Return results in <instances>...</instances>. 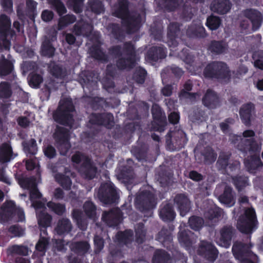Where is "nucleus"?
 <instances>
[{
    "instance_id": "7c9ffc66",
    "label": "nucleus",
    "mask_w": 263,
    "mask_h": 263,
    "mask_svg": "<svg viewBox=\"0 0 263 263\" xmlns=\"http://www.w3.org/2000/svg\"><path fill=\"white\" fill-rule=\"evenodd\" d=\"M189 223L190 227L195 230H199L203 224V220L200 217H192L190 218Z\"/></svg>"
},
{
    "instance_id": "6ab92c4d",
    "label": "nucleus",
    "mask_w": 263,
    "mask_h": 263,
    "mask_svg": "<svg viewBox=\"0 0 263 263\" xmlns=\"http://www.w3.org/2000/svg\"><path fill=\"white\" fill-rule=\"evenodd\" d=\"M218 103V98L214 92L208 90L203 98V103L208 107H215Z\"/></svg>"
},
{
    "instance_id": "dca6fc26",
    "label": "nucleus",
    "mask_w": 263,
    "mask_h": 263,
    "mask_svg": "<svg viewBox=\"0 0 263 263\" xmlns=\"http://www.w3.org/2000/svg\"><path fill=\"white\" fill-rule=\"evenodd\" d=\"M245 15L251 22L253 29L256 30L258 29L262 20L260 13L255 10H247L245 12Z\"/></svg>"
},
{
    "instance_id": "603ef678",
    "label": "nucleus",
    "mask_w": 263,
    "mask_h": 263,
    "mask_svg": "<svg viewBox=\"0 0 263 263\" xmlns=\"http://www.w3.org/2000/svg\"><path fill=\"white\" fill-rule=\"evenodd\" d=\"M1 3L6 11L11 12L12 8V2L11 0H1Z\"/></svg>"
},
{
    "instance_id": "a19ab883",
    "label": "nucleus",
    "mask_w": 263,
    "mask_h": 263,
    "mask_svg": "<svg viewBox=\"0 0 263 263\" xmlns=\"http://www.w3.org/2000/svg\"><path fill=\"white\" fill-rule=\"evenodd\" d=\"M83 0H69L68 4L71 6L76 13L82 11Z\"/></svg>"
},
{
    "instance_id": "f8f14e48",
    "label": "nucleus",
    "mask_w": 263,
    "mask_h": 263,
    "mask_svg": "<svg viewBox=\"0 0 263 263\" xmlns=\"http://www.w3.org/2000/svg\"><path fill=\"white\" fill-rule=\"evenodd\" d=\"M199 252L212 261L215 259L218 254L216 248L211 243L205 241L201 242Z\"/></svg>"
},
{
    "instance_id": "f704fd0d",
    "label": "nucleus",
    "mask_w": 263,
    "mask_h": 263,
    "mask_svg": "<svg viewBox=\"0 0 263 263\" xmlns=\"http://www.w3.org/2000/svg\"><path fill=\"white\" fill-rule=\"evenodd\" d=\"M83 208L86 214L90 218H93L96 211L92 203L90 201L86 202Z\"/></svg>"
},
{
    "instance_id": "6e6552de",
    "label": "nucleus",
    "mask_w": 263,
    "mask_h": 263,
    "mask_svg": "<svg viewBox=\"0 0 263 263\" xmlns=\"http://www.w3.org/2000/svg\"><path fill=\"white\" fill-rule=\"evenodd\" d=\"M72 161L74 163L82 165L80 171L84 173L87 177L92 178L95 176L97 172L96 168L87 157L78 153L72 156Z\"/></svg>"
},
{
    "instance_id": "c9c22d12",
    "label": "nucleus",
    "mask_w": 263,
    "mask_h": 263,
    "mask_svg": "<svg viewBox=\"0 0 263 263\" xmlns=\"http://www.w3.org/2000/svg\"><path fill=\"white\" fill-rule=\"evenodd\" d=\"M105 186H106L105 193L111 196V200L116 199L117 197L118 193L115 187L110 183H107L106 185L101 186V190L103 191Z\"/></svg>"
},
{
    "instance_id": "e433bc0d",
    "label": "nucleus",
    "mask_w": 263,
    "mask_h": 263,
    "mask_svg": "<svg viewBox=\"0 0 263 263\" xmlns=\"http://www.w3.org/2000/svg\"><path fill=\"white\" fill-rule=\"evenodd\" d=\"M253 58L254 60V65L255 67L260 69H263V52L254 53Z\"/></svg>"
},
{
    "instance_id": "f3484780",
    "label": "nucleus",
    "mask_w": 263,
    "mask_h": 263,
    "mask_svg": "<svg viewBox=\"0 0 263 263\" xmlns=\"http://www.w3.org/2000/svg\"><path fill=\"white\" fill-rule=\"evenodd\" d=\"M126 52L130 54V58L126 60L120 58L117 62V66L120 68H125L126 67H130L134 65V61L132 59L134 52V47L131 44H127L125 47Z\"/></svg>"
},
{
    "instance_id": "cd10ccee",
    "label": "nucleus",
    "mask_w": 263,
    "mask_h": 263,
    "mask_svg": "<svg viewBox=\"0 0 263 263\" xmlns=\"http://www.w3.org/2000/svg\"><path fill=\"white\" fill-rule=\"evenodd\" d=\"M71 249L79 253L86 252L89 249V245L86 242L71 243L70 245Z\"/></svg>"
},
{
    "instance_id": "0e129e2a",
    "label": "nucleus",
    "mask_w": 263,
    "mask_h": 263,
    "mask_svg": "<svg viewBox=\"0 0 263 263\" xmlns=\"http://www.w3.org/2000/svg\"><path fill=\"white\" fill-rule=\"evenodd\" d=\"M190 177L191 179L195 181H199L202 179L201 175L195 171H192L190 173Z\"/></svg>"
},
{
    "instance_id": "4468645a",
    "label": "nucleus",
    "mask_w": 263,
    "mask_h": 263,
    "mask_svg": "<svg viewBox=\"0 0 263 263\" xmlns=\"http://www.w3.org/2000/svg\"><path fill=\"white\" fill-rule=\"evenodd\" d=\"M213 11L220 14L226 13L230 9V4L229 0H214L211 6Z\"/></svg>"
},
{
    "instance_id": "2eb2a0df",
    "label": "nucleus",
    "mask_w": 263,
    "mask_h": 263,
    "mask_svg": "<svg viewBox=\"0 0 263 263\" xmlns=\"http://www.w3.org/2000/svg\"><path fill=\"white\" fill-rule=\"evenodd\" d=\"M121 212L119 209H115L108 213H105L103 219L110 226L117 224L121 219Z\"/></svg>"
},
{
    "instance_id": "58836bf2",
    "label": "nucleus",
    "mask_w": 263,
    "mask_h": 263,
    "mask_svg": "<svg viewBox=\"0 0 263 263\" xmlns=\"http://www.w3.org/2000/svg\"><path fill=\"white\" fill-rule=\"evenodd\" d=\"M176 28V24H172L169 26V33H168V36L170 39V40L168 41V45L171 47H175L177 46V43L176 41L173 40L172 39V37L174 34H176L177 30H174L175 28Z\"/></svg>"
},
{
    "instance_id": "e2e57ef3",
    "label": "nucleus",
    "mask_w": 263,
    "mask_h": 263,
    "mask_svg": "<svg viewBox=\"0 0 263 263\" xmlns=\"http://www.w3.org/2000/svg\"><path fill=\"white\" fill-rule=\"evenodd\" d=\"M204 158L206 162H211L215 161L216 156L213 151H211L209 155L204 156Z\"/></svg>"
},
{
    "instance_id": "052dcab7",
    "label": "nucleus",
    "mask_w": 263,
    "mask_h": 263,
    "mask_svg": "<svg viewBox=\"0 0 263 263\" xmlns=\"http://www.w3.org/2000/svg\"><path fill=\"white\" fill-rule=\"evenodd\" d=\"M17 122L18 124L23 127H26L29 124V121L28 120V119L26 117H20L18 120Z\"/></svg>"
},
{
    "instance_id": "423d86ee",
    "label": "nucleus",
    "mask_w": 263,
    "mask_h": 263,
    "mask_svg": "<svg viewBox=\"0 0 263 263\" xmlns=\"http://www.w3.org/2000/svg\"><path fill=\"white\" fill-rule=\"evenodd\" d=\"M11 216H17L18 221H23L25 218L23 210L19 207L16 208L14 203L10 201L5 203L1 208L0 222L3 223L8 221Z\"/></svg>"
},
{
    "instance_id": "f03ea898",
    "label": "nucleus",
    "mask_w": 263,
    "mask_h": 263,
    "mask_svg": "<svg viewBox=\"0 0 263 263\" xmlns=\"http://www.w3.org/2000/svg\"><path fill=\"white\" fill-rule=\"evenodd\" d=\"M19 184L22 187L29 190L30 191V198L32 202V206L36 209L39 224L43 227L49 226L51 217L44 212V205L33 200V198H39L41 197L40 193L36 188L37 182L35 178H22L20 180Z\"/></svg>"
},
{
    "instance_id": "9d476101",
    "label": "nucleus",
    "mask_w": 263,
    "mask_h": 263,
    "mask_svg": "<svg viewBox=\"0 0 263 263\" xmlns=\"http://www.w3.org/2000/svg\"><path fill=\"white\" fill-rule=\"evenodd\" d=\"M227 65L222 62H214L209 64L205 68L204 75L206 77L212 78L217 74L225 75L227 72Z\"/></svg>"
},
{
    "instance_id": "ea45409f",
    "label": "nucleus",
    "mask_w": 263,
    "mask_h": 263,
    "mask_svg": "<svg viewBox=\"0 0 263 263\" xmlns=\"http://www.w3.org/2000/svg\"><path fill=\"white\" fill-rule=\"evenodd\" d=\"M76 20V17L73 15H67L62 17L59 21V26L62 28L68 24L73 23Z\"/></svg>"
},
{
    "instance_id": "20e7f679",
    "label": "nucleus",
    "mask_w": 263,
    "mask_h": 263,
    "mask_svg": "<svg viewBox=\"0 0 263 263\" xmlns=\"http://www.w3.org/2000/svg\"><path fill=\"white\" fill-rule=\"evenodd\" d=\"M126 0H120L119 6L115 12L117 16L121 18L123 24L128 28L130 32L138 28L140 20L139 17H135L129 15L127 11Z\"/></svg>"
},
{
    "instance_id": "473e14b6",
    "label": "nucleus",
    "mask_w": 263,
    "mask_h": 263,
    "mask_svg": "<svg viewBox=\"0 0 263 263\" xmlns=\"http://www.w3.org/2000/svg\"><path fill=\"white\" fill-rule=\"evenodd\" d=\"M8 233L10 237L21 236L24 233V230L18 226H12L9 228Z\"/></svg>"
},
{
    "instance_id": "bf43d9fd",
    "label": "nucleus",
    "mask_w": 263,
    "mask_h": 263,
    "mask_svg": "<svg viewBox=\"0 0 263 263\" xmlns=\"http://www.w3.org/2000/svg\"><path fill=\"white\" fill-rule=\"evenodd\" d=\"M55 6L56 7V9L58 12V13L61 15L65 13L66 12V9L64 7V5L61 3V2H57L55 4Z\"/></svg>"
},
{
    "instance_id": "680f3d73",
    "label": "nucleus",
    "mask_w": 263,
    "mask_h": 263,
    "mask_svg": "<svg viewBox=\"0 0 263 263\" xmlns=\"http://www.w3.org/2000/svg\"><path fill=\"white\" fill-rule=\"evenodd\" d=\"M35 66V64L34 63L25 62L22 65V68L24 72H26L33 69Z\"/></svg>"
},
{
    "instance_id": "9b49d317",
    "label": "nucleus",
    "mask_w": 263,
    "mask_h": 263,
    "mask_svg": "<svg viewBox=\"0 0 263 263\" xmlns=\"http://www.w3.org/2000/svg\"><path fill=\"white\" fill-rule=\"evenodd\" d=\"M232 228L225 227L216 234V241L217 243L222 247L227 248L231 245L232 236Z\"/></svg>"
},
{
    "instance_id": "4be33fe9",
    "label": "nucleus",
    "mask_w": 263,
    "mask_h": 263,
    "mask_svg": "<svg viewBox=\"0 0 263 263\" xmlns=\"http://www.w3.org/2000/svg\"><path fill=\"white\" fill-rule=\"evenodd\" d=\"M12 157V149L9 144H5L0 146V161H9Z\"/></svg>"
},
{
    "instance_id": "7ed1b4c3",
    "label": "nucleus",
    "mask_w": 263,
    "mask_h": 263,
    "mask_svg": "<svg viewBox=\"0 0 263 263\" xmlns=\"http://www.w3.org/2000/svg\"><path fill=\"white\" fill-rule=\"evenodd\" d=\"M73 111L74 108L71 99L67 98L62 100L59 108L53 115V118L58 122L72 127Z\"/></svg>"
},
{
    "instance_id": "3c124183",
    "label": "nucleus",
    "mask_w": 263,
    "mask_h": 263,
    "mask_svg": "<svg viewBox=\"0 0 263 263\" xmlns=\"http://www.w3.org/2000/svg\"><path fill=\"white\" fill-rule=\"evenodd\" d=\"M105 118H107L108 121H106V120H104L102 121H98V124H104L105 126H107L108 127H109V126H111L113 122V116L110 114H107L105 115Z\"/></svg>"
},
{
    "instance_id": "4d7b16f0",
    "label": "nucleus",
    "mask_w": 263,
    "mask_h": 263,
    "mask_svg": "<svg viewBox=\"0 0 263 263\" xmlns=\"http://www.w3.org/2000/svg\"><path fill=\"white\" fill-rule=\"evenodd\" d=\"M91 9L97 13H101L103 11V8L102 3H93L91 5Z\"/></svg>"
},
{
    "instance_id": "ddd939ff",
    "label": "nucleus",
    "mask_w": 263,
    "mask_h": 263,
    "mask_svg": "<svg viewBox=\"0 0 263 263\" xmlns=\"http://www.w3.org/2000/svg\"><path fill=\"white\" fill-rule=\"evenodd\" d=\"M175 203L181 216H184L190 209L189 199L184 195H178L175 199Z\"/></svg>"
},
{
    "instance_id": "37998d69",
    "label": "nucleus",
    "mask_w": 263,
    "mask_h": 263,
    "mask_svg": "<svg viewBox=\"0 0 263 263\" xmlns=\"http://www.w3.org/2000/svg\"><path fill=\"white\" fill-rule=\"evenodd\" d=\"M43 79L41 76L39 74H33L32 76L29 81V85L33 88L37 87L42 82Z\"/></svg>"
},
{
    "instance_id": "5fc2aeb1",
    "label": "nucleus",
    "mask_w": 263,
    "mask_h": 263,
    "mask_svg": "<svg viewBox=\"0 0 263 263\" xmlns=\"http://www.w3.org/2000/svg\"><path fill=\"white\" fill-rule=\"evenodd\" d=\"M42 17L45 22L50 21L53 17V13L50 11L45 10L42 13Z\"/></svg>"
},
{
    "instance_id": "79ce46f5",
    "label": "nucleus",
    "mask_w": 263,
    "mask_h": 263,
    "mask_svg": "<svg viewBox=\"0 0 263 263\" xmlns=\"http://www.w3.org/2000/svg\"><path fill=\"white\" fill-rule=\"evenodd\" d=\"M30 145L25 146L24 150L27 154L35 155L37 152V146L36 141L32 139L29 142Z\"/></svg>"
},
{
    "instance_id": "b1692460",
    "label": "nucleus",
    "mask_w": 263,
    "mask_h": 263,
    "mask_svg": "<svg viewBox=\"0 0 263 263\" xmlns=\"http://www.w3.org/2000/svg\"><path fill=\"white\" fill-rule=\"evenodd\" d=\"M192 88V84L190 82H187L184 86L183 90L181 92L180 97L182 98H187L191 100L196 98L199 99L200 96L198 93H191L187 91H190Z\"/></svg>"
},
{
    "instance_id": "bb28decb",
    "label": "nucleus",
    "mask_w": 263,
    "mask_h": 263,
    "mask_svg": "<svg viewBox=\"0 0 263 263\" xmlns=\"http://www.w3.org/2000/svg\"><path fill=\"white\" fill-rule=\"evenodd\" d=\"M193 234L190 231H180L178 236V239L180 243L188 246L192 242Z\"/></svg>"
},
{
    "instance_id": "72a5a7b5",
    "label": "nucleus",
    "mask_w": 263,
    "mask_h": 263,
    "mask_svg": "<svg viewBox=\"0 0 263 263\" xmlns=\"http://www.w3.org/2000/svg\"><path fill=\"white\" fill-rule=\"evenodd\" d=\"M211 50L217 53L224 52L226 49V45L222 42H214L211 44Z\"/></svg>"
},
{
    "instance_id": "774afa93",
    "label": "nucleus",
    "mask_w": 263,
    "mask_h": 263,
    "mask_svg": "<svg viewBox=\"0 0 263 263\" xmlns=\"http://www.w3.org/2000/svg\"><path fill=\"white\" fill-rule=\"evenodd\" d=\"M172 88L171 86H166L162 89V93L164 96H169L172 93Z\"/></svg>"
},
{
    "instance_id": "69168bd1",
    "label": "nucleus",
    "mask_w": 263,
    "mask_h": 263,
    "mask_svg": "<svg viewBox=\"0 0 263 263\" xmlns=\"http://www.w3.org/2000/svg\"><path fill=\"white\" fill-rule=\"evenodd\" d=\"M254 136V133L253 130H246L243 133V139H242L241 140L243 142L246 141V140L245 138H252Z\"/></svg>"
},
{
    "instance_id": "0eeeda50",
    "label": "nucleus",
    "mask_w": 263,
    "mask_h": 263,
    "mask_svg": "<svg viewBox=\"0 0 263 263\" xmlns=\"http://www.w3.org/2000/svg\"><path fill=\"white\" fill-rule=\"evenodd\" d=\"M232 251L235 257L240 260V263H255L257 260V256L250 252L248 248L241 242H235Z\"/></svg>"
},
{
    "instance_id": "a878e982",
    "label": "nucleus",
    "mask_w": 263,
    "mask_h": 263,
    "mask_svg": "<svg viewBox=\"0 0 263 263\" xmlns=\"http://www.w3.org/2000/svg\"><path fill=\"white\" fill-rule=\"evenodd\" d=\"M56 180L66 190L70 189L71 185V181L68 176H65L61 173L55 175Z\"/></svg>"
},
{
    "instance_id": "de8ad7c7",
    "label": "nucleus",
    "mask_w": 263,
    "mask_h": 263,
    "mask_svg": "<svg viewBox=\"0 0 263 263\" xmlns=\"http://www.w3.org/2000/svg\"><path fill=\"white\" fill-rule=\"evenodd\" d=\"M234 183L236 187L240 190L242 187L245 186L247 184V179L246 178H242L239 177L234 179Z\"/></svg>"
},
{
    "instance_id": "f257e3e1",
    "label": "nucleus",
    "mask_w": 263,
    "mask_h": 263,
    "mask_svg": "<svg viewBox=\"0 0 263 263\" xmlns=\"http://www.w3.org/2000/svg\"><path fill=\"white\" fill-rule=\"evenodd\" d=\"M11 21L9 18L4 15H0V76H6L13 69V60L9 54L5 58L4 52H8L10 43L7 37L12 35L10 30Z\"/></svg>"
},
{
    "instance_id": "a211bd4d",
    "label": "nucleus",
    "mask_w": 263,
    "mask_h": 263,
    "mask_svg": "<svg viewBox=\"0 0 263 263\" xmlns=\"http://www.w3.org/2000/svg\"><path fill=\"white\" fill-rule=\"evenodd\" d=\"M220 202L227 206L230 207L235 203V199L232 189L228 186H226L222 194L219 197Z\"/></svg>"
},
{
    "instance_id": "c03bdc74",
    "label": "nucleus",
    "mask_w": 263,
    "mask_h": 263,
    "mask_svg": "<svg viewBox=\"0 0 263 263\" xmlns=\"http://www.w3.org/2000/svg\"><path fill=\"white\" fill-rule=\"evenodd\" d=\"M145 75V70L142 68H139L135 74L134 79L138 83L142 84L144 81Z\"/></svg>"
},
{
    "instance_id": "39448f33",
    "label": "nucleus",
    "mask_w": 263,
    "mask_h": 263,
    "mask_svg": "<svg viewBox=\"0 0 263 263\" xmlns=\"http://www.w3.org/2000/svg\"><path fill=\"white\" fill-rule=\"evenodd\" d=\"M257 223L255 210L252 208H245L243 213L238 219V229L243 233H249Z\"/></svg>"
},
{
    "instance_id": "6e6d98bb",
    "label": "nucleus",
    "mask_w": 263,
    "mask_h": 263,
    "mask_svg": "<svg viewBox=\"0 0 263 263\" xmlns=\"http://www.w3.org/2000/svg\"><path fill=\"white\" fill-rule=\"evenodd\" d=\"M204 28L200 24L195 28L194 33L198 36H203Z\"/></svg>"
},
{
    "instance_id": "5701e85b",
    "label": "nucleus",
    "mask_w": 263,
    "mask_h": 263,
    "mask_svg": "<svg viewBox=\"0 0 263 263\" xmlns=\"http://www.w3.org/2000/svg\"><path fill=\"white\" fill-rule=\"evenodd\" d=\"M253 108L254 107L252 104L245 105L241 108L240 115L245 124H247L248 123Z\"/></svg>"
},
{
    "instance_id": "c756f323",
    "label": "nucleus",
    "mask_w": 263,
    "mask_h": 263,
    "mask_svg": "<svg viewBox=\"0 0 263 263\" xmlns=\"http://www.w3.org/2000/svg\"><path fill=\"white\" fill-rule=\"evenodd\" d=\"M221 21L218 17L211 16L207 18L206 26L211 30H216L220 26Z\"/></svg>"
},
{
    "instance_id": "13d9d810",
    "label": "nucleus",
    "mask_w": 263,
    "mask_h": 263,
    "mask_svg": "<svg viewBox=\"0 0 263 263\" xmlns=\"http://www.w3.org/2000/svg\"><path fill=\"white\" fill-rule=\"evenodd\" d=\"M179 115L176 112H172L168 116L170 122L173 124L177 123L179 121Z\"/></svg>"
},
{
    "instance_id": "864d4df0",
    "label": "nucleus",
    "mask_w": 263,
    "mask_h": 263,
    "mask_svg": "<svg viewBox=\"0 0 263 263\" xmlns=\"http://www.w3.org/2000/svg\"><path fill=\"white\" fill-rule=\"evenodd\" d=\"M142 198H144V200L145 202L147 201L149 202L154 201V197L153 195L149 193H145L142 195V196H139L137 197V200L141 199Z\"/></svg>"
},
{
    "instance_id": "a18cd8bd",
    "label": "nucleus",
    "mask_w": 263,
    "mask_h": 263,
    "mask_svg": "<svg viewBox=\"0 0 263 263\" xmlns=\"http://www.w3.org/2000/svg\"><path fill=\"white\" fill-rule=\"evenodd\" d=\"M48 244V240L45 237H41L37 243L36 245V249L41 252H43L46 249Z\"/></svg>"
},
{
    "instance_id": "1a4fd4ad",
    "label": "nucleus",
    "mask_w": 263,
    "mask_h": 263,
    "mask_svg": "<svg viewBox=\"0 0 263 263\" xmlns=\"http://www.w3.org/2000/svg\"><path fill=\"white\" fill-rule=\"evenodd\" d=\"M69 134L63 127H57L54 134V138L57 143L58 148L62 155H65L70 148V145L68 142Z\"/></svg>"
},
{
    "instance_id": "338daca9",
    "label": "nucleus",
    "mask_w": 263,
    "mask_h": 263,
    "mask_svg": "<svg viewBox=\"0 0 263 263\" xmlns=\"http://www.w3.org/2000/svg\"><path fill=\"white\" fill-rule=\"evenodd\" d=\"M136 236H137V241L139 242H142L143 240L144 237L145 235L144 232L143 231H141V232L138 230H136Z\"/></svg>"
},
{
    "instance_id": "09e8293b",
    "label": "nucleus",
    "mask_w": 263,
    "mask_h": 263,
    "mask_svg": "<svg viewBox=\"0 0 263 263\" xmlns=\"http://www.w3.org/2000/svg\"><path fill=\"white\" fill-rule=\"evenodd\" d=\"M95 245L96 248V251H100L103 248V241L101 238L98 236H96L94 238Z\"/></svg>"
},
{
    "instance_id": "c85d7f7f",
    "label": "nucleus",
    "mask_w": 263,
    "mask_h": 263,
    "mask_svg": "<svg viewBox=\"0 0 263 263\" xmlns=\"http://www.w3.org/2000/svg\"><path fill=\"white\" fill-rule=\"evenodd\" d=\"M54 48L47 40H45L43 43L41 52L43 55L51 57L53 54Z\"/></svg>"
},
{
    "instance_id": "412c9836",
    "label": "nucleus",
    "mask_w": 263,
    "mask_h": 263,
    "mask_svg": "<svg viewBox=\"0 0 263 263\" xmlns=\"http://www.w3.org/2000/svg\"><path fill=\"white\" fill-rule=\"evenodd\" d=\"M71 229V224L68 219L63 218L58 223L55 228L57 233L59 235L68 233Z\"/></svg>"
},
{
    "instance_id": "aec40b11",
    "label": "nucleus",
    "mask_w": 263,
    "mask_h": 263,
    "mask_svg": "<svg viewBox=\"0 0 263 263\" xmlns=\"http://www.w3.org/2000/svg\"><path fill=\"white\" fill-rule=\"evenodd\" d=\"M160 216L165 221L173 220L175 218V214L170 204H166L161 209Z\"/></svg>"
},
{
    "instance_id": "393cba45",
    "label": "nucleus",
    "mask_w": 263,
    "mask_h": 263,
    "mask_svg": "<svg viewBox=\"0 0 263 263\" xmlns=\"http://www.w3.org/2000/svg\"><path fill=\"white\" fill-rule=\"evenodd\" d=\"M12 95V90L10 84L6 82L0 83V98H9Z\"/></svg>"
},
{
    "instance_id": "2f4dec72",
    "label": "nucleus",
    "mask_w": 263,
    "mask_h": 263,
    "mask_svg": "<svg viewBox=\"0 0 263 263\" xmlns=\"http://www.w3.org/2000/svg\"><path fill=\"white\" fill-rule=\"evenodd\" d=\"M47 206L52 211L58 215H62L65 211V207L61 204H56L52 202H49Z\"/></svg>"
},
{
    "instance_id": "49530a36",
    "label": "nucleus",
    "mask_w": 263,
    "mask_h": 263,
    "mask_svg": "<svg viewBox=\"0 0 263 263\" xmlns=\"http://www.w3.org/2000/svg\"><path fill=\"white\" fill-rule=\"evenodd\" d=\"M49 69L53 76L57 77L62 76V69L59 65L51 63L49 66Z\"/></svg>"
},
{
    "instance_id": "4c0bfd02",
    "label": "nucleus",
    "mask_w": 263,
    "mask_h": 263,
    "mask_svg": "<svg viewBox=\"0 0 263 263\" xmlns=\"http://www.w3.org/2000/svg\"><path fill=\"white\" fill-rule=\"evenodd\" d=\"M10 251L11 253L26 255L28 254V249L27 247L24 246L15 245L10 248Z\"/></svg>"
},
{
    "instance_id": "8fccbe9b",
    "label": "nucleus",
    "mask_w": 263,
    "mask_h": 263,
    "mask_svg": "<svg viewBox=\"0 0 263 263\" xmlns=\"http://www.w3.org/2000/svg\"><path fill=\"white\" fill-rule=\"evenodd\" d=\"M45 155L48 158H53L55 155V150L51 146H48L44 149Z\"/></svg>"
}]
</instances>
